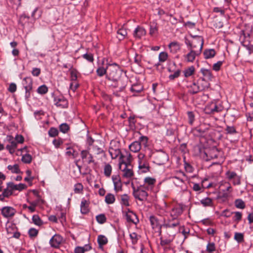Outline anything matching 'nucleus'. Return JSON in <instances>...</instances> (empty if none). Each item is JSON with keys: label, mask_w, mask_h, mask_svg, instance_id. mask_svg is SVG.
I'll return each instance as SVG.
<instances>
[{"label": "nucleus", "mask_w": 253, "mask_h": 253, "mask_svg": "<svg viewBox=\"0 0 253 253\" xmlns=\"http://www.w3.org/2000/svg\"><path fill=\"white\" fill-rule=\"evenodd\" d=\"M107 79L110 81H117L121 79L122 70L116 63L108 64L107 66Z\"/></svg>", "instance_id": "nucleus-1"}, {"label": "nucleus", "mask_w": 253, "mask_h": 253, "mask_svg": "<svg viewBox=\"0 0 253 253\" xmlns=\"http://www.w3.org/2000/svg\"><path fill=\"white\" fill-rule=\"evenodd\" d=\"M204 42L203 37L199 36H192L191 41L187 39L185 40V43L189 48L200 50L201 52H202Z\"/></svg>", "instance_id": "nucleus-2"}, {"label": "nucleus", "mask_w": 253, "mask_h": 253, "mask_svg": "<svg viewBox=\"0 0 253 253\" xmlns=\"http://www.w3.org/2000/svg\"><path fill=\"white\" fill-rule=\"evenodd\" d=\"M123 165L125 166V167L122 169L123 171V176L124 177L127 178H130L133 176V172L131 169V166L130 165V155L126 158V160L125 161L123 160L120 162V169H122Z\"/></svg>", "instance_id": "nucleus-3"}, {"label": "nucleus", "mask_w": 253, "mask_h": 253, "mask_svg": "<svg viewBox=\"0 0 253 253\" xmlns=\"http://www.w3.org/2000/svg\"><path fill=\"white\" fill-rule=\"evenodd\" d=\"M146 189H147L145 185H140L137 188L133 187V195L134 197L140 201H146L148 196Z\"/></svg>", "instance_id": "nucleus-4"}, {"label": "nucleus", "mask_w": 253, "mask_h": 253, "mask_svg": "<svg viewBox=\"0 0 253 253\" xmlns=\"http://www.w3.org/2000/svg\"><path fill=\"white\" fill-rule=\"evenodd\" d=\"M22 84L26 91L25 97L28 98L30 96V91L33 88L32 79L30 77H26L23 80Z\"/></svg>", "instance_id": "nucleus-5"}, {"label": "nucleus", "mask_w": 253, "mask_h": 253, "mask_svg": "<svg viewBox=\"0 0 253 253\" xmlns=\"http://www.w3.org/2000/svg\"><path fill=\"white\" fill-rule=\"evenodd\" d=\"M54 104L60 108H67L68 107V100L63 96H55L54 97Z\"/></svg>", "instance_id": "nucleus-6"}, {"label": "nucleus", "mask_w": 253, "mask_h": 253, "mask_svg": "<svg viewBox=\"0 0 253 253\" xmlns=\"http://www.w3.org/2000/svg\"><path fill=\"white\" fill-rule=\"evenodd\" d=\"M189 52L183 56L184 59L188 62H193L195 60L196 57L199 56L201 52L200 50H194L188 48Z\"/></svg>", "instance_id": "nucleus-7"}, {"label": "nucleus", "mask_w": 253, "mask_h": 253, "mask_svg": "<svg viewBox=\"0 0 253 253\" xmlns=\"http://www.w3.org/2000/svg\"><path fill=\"white\" fill-rule=\"evenodd\" d=\"M63 242L62 237L59 234H55L50 240V246L54 248H58Z\"/></svg>", "instance_id": "nucleus-8"}, {"label": "nucleus", "mask_w": 253, "mask_h": 253, "mask_svg": "<svg viewBox=\"0 0 253 253\" xmlns=\"http://www.w3.org/2000/svg\"><path fill=\"white\" fill-rule=\"evenodd\" d=\"M1 214L5 218L13 217L15 213L16 210L11 207H4L1 210Z\"/></svg>", "instance_id": "nucleus-9"}, {"label": "nucleus", "mask_w": 253, "mask_h": 253, "mask_svg": "<svg viewBox=\"0 0 253 253\" xmlns=\"http://www.w3.org/2000/svg\"><path fill=\"white\" fill-rule=\"evenodd\" d=\"M112 81L113 83L111 85L114 88H118L119 91H122L126 85V82L122 79Z\"/></svg>", "instance_id": "nucleus-10"}, {"label": "nucleus", "mask_w": 253, "mask_h": 253, "mask_svg": "<svg viewBox=\"0 0 253 253\" xmlns=\"http://www.w3.org/2000/svg\"><path fill=\"white\" fill-rule=\"evenodd\" d=\"M126 216L127 221L129 222L136 224L139 222V219L136 214L129 210L126 212Z\"/></svg>", "instance_id": "nucleus-11"}, {"label": "nucleus", "mask_w": 253, "mask_h": 253, "mask_svg": "<svg viewBox=\"0 0 253 253\" xmlns=\"http://www.w3.org/2000/svg\"><path fill=\"white\" fill-rule=\"evenodd\" d=\"M183 211L182 206L178 205L174 207L171 211L170 215L172 219H177Z\"/></svg>", "instance_id": "nucleus-12"}, {"label": "nucleus", "mask_w": 253, "mask_h": 253, "mask_svg": "<svg viewBox=\"0 0 253 253\" xmlns=\"http://www.w3.org/2000/svg\"><path fill=\"white\" fill-rule=\"evenodd\" d=\"M146 34V30L142 27L137 26L134 30L133 35L135 39H141Z\"/></svg>", "instance_id": "nucleus-13"}, {"label": "nucleus", "mask_w": 253, "mask_h": 253, "mask_svg": "<svg viewBox=\"0 0 253 253\" xmlns=\"http://www.w3.org/2000/svg\"><path fill=\"white\" fill-rule=\"evenodd\" d=\"M200 73L202 74L205 79L208 81H211L213 78L211 70L202 68L200 69Z\"/></svg>", "instance_id": "nucleus-14"}, {"label": "nucleus", "mask_w": 253, "mask_h": 253, "mask_svg": "<svg viewBox=\"0 0 253 253\" xmlns=\"http://www.w3.org/2000/svg\"><path fill=\"white\" fill-rule=\"evenodd\" d=\"M209 81L203 78H200L198 81V84L200 86L201 91L208 88L210 87Z\"/></svg>", "instance_id": "nucleus-15"}, {"label": "nucleus", "mask_w": 253, "mask_h": 253, "mask_svg": "<svg viewBox=\"0 0 253 253\" xmlns=\"http://www.w3.org/2000/svg\"><path fill=\"white\" fill-rule=\"evenodd\" d=\"M8 187L12 189L13 190H19L21 191L26 188V185L23 183H20L19 184H15L13 182L8 183Z\"/></svg>", "instance_id": "nucleus-16"}, {"label": "nucleus", "mask_w": 253, "mask_h": 253, "mask_svg": "<svg viewBox=\"0 0 253 253\" xmlns=\"http://www.w3.org/2000/svg\"><path fill=\"white\" fill-rule=\"evenodd\" d=\"M156 160L159 165H163L168 161V156L165 153H161L156 156Z\"/></svg>", "instance_id": "nucleus-17"}, {"label": "nucleus", "mask_w": 253, "mask_h": 253, "mask_svg": "<svg viewBox=\"0 0 253 253\" xmlns=\"http://www.w3.org/2000/svg\"><path fill=\"white\" fill-rule=\"evenodd\" d=\"M89 203L85 199H83L81 204V212L82 214H85L89 211Z\"/></svg>", "instance_id": "nucleus-18"}, {"label": "nucleus", "mask_w": 253, "mask_h": 253, "mask_svg": "<svg viewBox=\"0 0 253 253\" xmlns=\"http://www.w3.org/2000/svg\"><path fill=\"white\" fill-rule=\"evenodd\" d=\"M144 181L145 183L144 185L145 186L147 189H148L149 188H152L156 181L155 178L150 177H146L144 178Z\"/></svg>", "instance_id": "nucleus-19"}, {"label": "nucleus", "mask_w": 253, "mask_h": 253, "mask_svg": "<svg viewBox=\"0 0 253 253\" xmlns=\"http://www.w3.org/2000/svg\"><path fill=\"white\" fill-rule=\"evenodd\" d=\"M158 25L156 22L153 21L150 24L149 34L153 36L158 33Z\"/></svg>", "instance_id": "nucleus-20"}, {"label": "nucleus", "mask_w": 253, "mask_h": 253, "mask_svg": "<svg viewBox=\"0 0 253 253\" xmlns=\"http://www.w3.org/2000/svg\"><path fill=\"white\" fill-rule=\"evenodd\" d=\"M141 146L139 142L137 141L132 142L129 146V148L131 152L136 153L139 151L141 149Z\"/></svg>", "instance_id": "nucleus-21"}, {"label": "nucleus", "mask_w": 253, "mask_h": 253, "mask_svg": "<svg viewBox=\"0 0 253 253\" xmlns=\"http://www.w3.org/2000/svg\"><path fill=\"white\" fill-rule=\"evenodd\" d=\"M216 54V52L213 49H207L204 51L203 54L204 58L209 59L213 58Z\"/></svg>", "instance_id": "nucleus-22"}, {"label": "nucleus", "mask_w": 253, "mask_h": 253, "mask_svg": "<svg viewBox=\"0 0 253 253\" xmlns=\"http://www.w3.org/2000/svg\"><path fill=\"white\" fill-rule=\"evenodd\" d=\"M188 87H189V92L191 94H196L201 91L198 84H196L195 82L190 86H188Z\"/></svg>", "instance_id": "nucleus-23"}, {"label": "nucleus", "mask_w": 253, "mask_h": 253, "mask_svg": "<svg viewBox=\"0 0 253 253\" xmlns=\"http://www.w3.org/2000/svg\"><path fill=\"white\" fill-rule=\"evenodd\" d=\"M171 52L175 53L180 49V45L177 42H172L169 45Z\"/></svg>", "instance_id": "nucleus-24"}, {"label": "nucleus", "mask_w": 253, "mask_h": 253, "mask_svg": "<svg viewBox=\"0 0 253 253\" xmlns=\"http://www.w3.org/2000/svg\"><path fill=\"white\" fill-rule=\"evenodd\" d=\"M17 143L13 139L11 140L9 144L7 145L6 148L9 151L10 154H13L15 152V149L17 148Z\"/></svg>", "instance_id": "nucleus-25"}, {"label": "nucleus", "mask_w": 253, "mask_h": 253, "mask_svg": "<svg viewBox=\"0 0 253 253\" xmlns=\"http://www.w3.org/2000/svg\"><path fill=\"white\" fill-rule=\"evenodd\" d=\"M216 101H213L208 104L205 108V112L207 114H213V110Z\"/></svg>", "instance_id": "nucleus-26"}, {"label": "nucleus", "mask_w": 253, "mask_h": 253, "mask_svg": "<svg viewBox=\"0 0 253 253\" xmlns=\"http://www.w3.org/2000/svg\"><path fill=\"white\" fill-rule=\"evenodd\" d=\"M168 58V54L166 52H161L159 55V62L155 64V66L158 67L160 65L161 62H164Z\"/></svg>", "instance_id": "nucleus-27"}, {"label": "nucleus", "mask_w": 253, "mask_h": 253, "mask_svg": "<svg viewBox=\"0 0 253 253\" xmlns=\"http://www.w3.org/2000/svg\"><path fill=\"white\" fill-rule=\"evenodd\" d=\"M200 203L204 207H212L213 206L212 200L209 197L204 198L200 200Z\"/></svg>", "instance_id": "nucleus-28"}, {"label": "nucleus", "mask_w": 253, "mask_h": 253, "mask_svg": "<svg viewBox=\"0 0 253 253\" xmlns=\"http://www.w3.org/2000/svg\"><path fill=\"white\" fill-rule=\"evenodd\" d=\"M109 152L113 159H116L121 154V151L120 149H114L113 148H109Z\"/></svg>", "instance_id": "nucleus-29"}, {"label": "nucleus", "mask_w": 253, "mask_h": 253, "mask_svg": "<svg viewBox=\"0 0 253 253\" xmlns=\"http://www.w3.org/2000/svg\"><path fill=\"white\" fill-rule=\"evenodd\" d=\"M120 203L126 207L129 206V197L127 195L124 194L121 196Z\"/></svg>", "instance_id": "nucleus-30"}, {"label": "nucleus", "mask_w": 253, "mask_h": 253, "mask_svg": "<svg viewBox=\"0 0 253 253\" xmlns=\"http://www.w3.org/2000/svg\"><path fill=\"white\" fill-rule=\"evenodd\" d=\"M118 36L117 38L120 41L123 40L127 35V32L126 29L121 28L117 31Z\"/></svg>", "instance_id": "nucleus-31"}, {"label": "nucleus", "mask_w": 253, "mask_h": 253, "mask_svg": "<svg viewBox=\"0 0 253 253\" xmlns=\"http://www.w3.org/2000/svg\"><path fill=\"white\" fill-rule=\"evenodd\" d=\"M97 242L99 246H103L108 243V239L105 236L100 235L97 237Z\"/></svg>", "instance_id": "nucleus-32"}, {"label": "nucleus", "mask_w": 253, "mask_h": 253, "mask_svg": "<svg viewBox=\"0 0 253 253\" xmlns=\"http://www.w3.org/2000/svg\"><path fill=\"white\" fill-rule=\"evenodd\" d=\"M195 72V67L193 66L189 67L184 71V76L186 78L192 76Z\"/></svg>", "instance_id": "nucleus-33"}, {"label": "nucleus", "mask_w": 253, "mask_h": 253, "mask_svg": "<svg viewBox=\"0 0 253 253\" xmlns=\"http://www.w3.org/2000/svg\"><path fill=\"white\" fill-rule=\"evenodd\" d=\"M105 201L108 204H113L115 201V197L112 194L108 193L105 197Z\"/></svg>", "instance_id": "nucleus-34"}, {"label": "nucleus", "mask_w": 253, "mask_h": 253, "mask_svg": "<svg viewBox=\"0 0 253 253\" xmlns=\"http://www.w3.org/2000/svg\"><path fill=\"white\" fill-rule=\"evenodd\" d=\"M174 222H172L169 220L168 223L165 224V226L167 228H174L178 226L179 224V222L177 219H172Z\"/></svg>", "instance_id": "nucleus-35"}, {"label": "nucleus", "mask_w": 253, "mask_h": 253, "mask_svg": "<svg viewBox=\"0 0 253 253\" xmlns=\"http://www.w3.org/2000/svg\"><path fill=\"white\" fill-rule=\"evenodd\" d=\"M139 168L140 169H145L147 170H149V164L146 160H141L138 161Z\"/></svg>", "instance_id": "nucleus-36"}, {"label": "nucleus", "mask_w": 253, "mask_h": 253, "mask_svg": "<svg viewBox=\"0 0 253 253\" xmlns=\"http://www.w3.org/2000/svg\"><path fill=\"white\" fill-rule=\"evenodd\" d=\"M112 167L109 164H106L104 169V173L106 177H110L112 173Z\"/></svg>", "instance_id": "nucleus-37"}, {"label": "nucleus", "mask_w": 253, "mask_h": 253, "mask_svg": "<svg viewBox=\"0 0 253 253\" xmlns=\"http://www.w3.org/2000/svg\"><path fill=\"white\" fill-rule=\"evenodd\" d=\"M223 107L220 102L218 101H216L213 110V114H215V113L220 112L223 110Z\"/></svg>", "instance_id": "nucleus-38"}, {"label": "nucleus", "mask_w": 253, "mask_h": 253, "mask_svg": "<svg viewBox=\"0 0 253 253\" xmlns=\"http://www.w3.org/2000/svg\"><path fill=\"white\" fill-rule=\"evenodd\" d=\"M235 206L237 208L244 209L245 208V202L240 199H236L235 201Z\"/></svg>", "instance_id": "nucleus-39"}, {"label": "nucleus", "mask_w": 253, "mask_h": 253, "mask_svg": "<svg viewBox=\"0 0 253 253\" xmlns=\"http://www.w3.org/2000/svg\"><path fill=\"white\" fill-rule=\"evenodd\" d=\"M149 220L153 228H155L159 226V221L155 216H151Z\"/></svg>", "instance_id": "nucleus-40"}, {"label": "nucleus", "mask_w": 253, "mask_h": 253, "mask_svg": "<svg viewBox=\"0 0 253 253\" xmlns=\"http://www.w3.org/2000/svg\"><path fill=\"white\" fill-rule=\"evenodd\" d=\"M7 169L11 171L12 173H19L20 172L19 166L15 164L13 166L8 165Z\"/></svg>", "instance_id": "nucleus-41"}, {"label": "nucleus", "mask_w": 253, "mask_h": 253, "mask_svg": "<svg viewBox=\"0 0 253 253\" xmlns=\"http://www.w3.org/2000/svg\"><path fill=\"white\" fill-rule=\"evenodd\" d=\"M107 67L105 68L103 67H99L96 70L97 75L99 77H102L104 75H107Z\"/></svg>", "instance_id": "nucleus-42"}, {"label": "nucleus", "mask_w": 253, "mask_h": 253, "mask_svg": "<svg viewBox=\"0 0 253 253\" xmlns=\"http://www.w3.org/2000/svg\"><path fill=\"white\" fill-rule=\"evenodd\" d=\"M143 90V86L141 84H133L130 89L132 92H140Z\"/></svg>", "instance_id": "nucleus-43"}, {"label": "nucleus", "mask_w": 253, "mask_h": 253, "mask_svg": "<svg viewBox=\"0 0 253 253\" xmlns=\"http://www.w3.org/2000/svg\"><path fill=\"white\" fill-rule=\"evenodd\" d=\"M32 160V157L29 154H26L23 155L22 157V161L26 164H30Z\"/></svg>", "instance_id": "nucleus-44"}, {"label": "nucleus", "mask_w": 253, "mask_h": 253, "mask_svg": "<svg viewBox=\"0 0 253 253\" xmlns=\"http://www.w3.org/2000/svg\"><path fill=\"white\" fill-rule=\"evenodd\" d=\"M12 190L9 187H8V183L7 184V187L6 188L4 189L3 193H2V196L3 197H6L8 198L9 196L11 195L12 194Z\"/></svg>", "instance_id": "nucleus-45"}, {"label": "nucleus", "mask_w": 253, "mask_h": 253, "mask_svg": "<svg viewBox=\"0 0 253 253\" xmlns=\"http://www.w3.org/2000/svg\"><path fill=\"white\" fill-rule=\"evenodd\" d=\"M97 221L100 224H103L106 221V217L104 214H100L96 216Z\"/></svg>", "instance_id": "nucleus-46"}, {"label": "nucleus", "mask_w": 253, "mask_h": 253, "mask_svg": "<svg viewBox=\"0 0 253 253\" xmlns=\"http://www.w3.org/2000/svg\"><path fill=\"white\" fill-rule=\"evenodd\" d=\"M39 231L37 229L31 228H30L28 231V234L29 235V237L31 238H35L37 236L38 234Z\"/></svg>", "instance_id": "nucleus-47"}, {"label": "nucleus", "mask_w": 253, "mask_h": 253, "mask_svg": "<svg viewBox=\"0 0 253 253\" xmlns=\"http://www.w3.org/2000/svg\"><path fill=\"white\" fill-rule=\"evenodd\" d=\"M148 139L147 137L145 136H142L139 137V138L137 141H138L139 142V144H140L141 146L142 145H143L144 147H146L147 144L148 142Z\"/></svg>", "instance_id": "nucleus-48"}, {"label": "nucleus", "mask_w": 253, "mask_h": 253, "mask_svg": "<svg viewBox=\"0 0 253 253\" xmlns=\"http://www.w3.org/2000/svg\"><path fill=\"white\" fill-rule=\"evenodd\" d=\"M47 91L48 88L45 85H42L40 86L37 89V92L41 94H44Z\"/></svg>", "instance_id": "nucleus-49"}, {"label": "nucleus", "mask_w": 253, "mask_h": 253, "mask_svg": "<svg viewBox=\"0 0 253 253\" xmlns=\"http://www.w3.org/2000/svg\"><path fill=\"white\" fill-rule=\"evenodd\" d=\"M225 175L228 180H233L237 175V174L234 171L228 170L226 172Z\"/></svg>", "instance_id": "nucleus-50"}, {"label": "nucleus", "mask_w": 253, "mask_h": 253, "mask_svg": "<svg viewBox=\"0 0 253 253\" xmlns=\"http://www.w3.org/2000/svg\"><path fill=\"white\" fill-rule=\"evenodd\" d=\"M172 181L173 183L177 186H181V185L183 183L184 181L182 179L180 178L174 176L172 178Z\"/></svg>", "instance_id": "nucleus-51"}, {"label": "nucleus", "mask_w": 253, "mask_h": 253, "mask_svg": "<svg viewBox=\"0 0 253 253\" xmlns=\"http://www.w3.org/2000/svg\"><path fill=\"white\" fill-rule=\"evenodd\" d=\"M83 190V186L80 183H78L75 185L74 186V192L75 193L79 194L82 193Z\"/></svg>", "instance_id": "nucleus-52"}, {"label": "nucleus", "mask_w": 253, "mask_h": 253, "mask_svg": "<svg viewBox=\"0 0 253 253\" xmlns=\"http://www.w3.org/2000/svg\"><path fill=\"white\" fill-rule=\"evenodd\" d=\"M234 239L238 243H241L244 241V235L241 233H235L234 235Z\"/></svg>", "instance_id": "nucleus-53"}, {"label": "nucleus", "mask_w": 253, "mask_h": 253, "mask_svg": "<svg viewBox=\"0 0 253 253\" xmlns=\"http://www.w3.org/2000/svg\"><path fill=\"white\" fill-rule=\"evenodd\" d=\"M78 72L76 69H73L71 72V80L72 82H76L78 78Z\"/></svg>", "instance_id": "nucleus-54"}, {"label": "nucleus", "mask_w": 253, "mask_h": 253, "mask_svg": "<svg viewBox=\"0 0 253 253\" xmlns=\"http://www.w3.org/2000/svg\"><path fill=\"white\" fill-rule=\"evenodd\" d=\"M60 130L64 133H66L69 129V126L66 123H63L59 126Z\"/></svg>", "instance_id": "nucleus-55"}, {"label": "nucleus", "mask_w": 253, "mask_h": 253, "mask_svg": "<svg viewBox=\"0 0 253 253\" xmlns=\"http://www.w3.org/2000/svg\"><path fill=\"white\" fill-rule=\"evenodd\" d=\"M129 236L131 240L132 244L133 245L136 244L138 240L137 234L135 232H133L130 234Z\"/></svg>", "instance_id": "nucleus-56"}, {"label": "nucleus", "mask_w": 253, "mask_h": 253, "mask_svg": "<svg viewBox=\"0 0 253 253\" xmlns=\"http://www.w3.org/2000/svg\"><path fill=\"white\" fill-rule=\"evenodd\" d=\"M92 148L93 152L96 155L100 154L104 152L101 148L99 147L97 145L95 144L93 145Z\"/></svg>", "instance_id": "nucleus-57"}, {"label": "nucleus", "mask_w": 253, "mask_h": 253, "mask_svg": "<svg viewBox=\"0 0 253 253\" xmlns=\"http://www.w3.org/2000/svg\"><path fill=\"white\" fill-rule=\"evenodd\" d=\"M48 134L51 137H55L58 134V130L54 127H51L48 130Z\"/></svg>", "instance_id": "nucleus-58"}, {"label": "nucleus", "mask_w": 253, "mask_h": 253, "mask_svg": "<svg viewBox=\"0 0 253 253\" xmlns=\"http://www.w3.org/2000/svg\"><path fill=\"white\" fill-rule=\"evenodd\" d=\"M32 220L36 225H41L42 224V221L38 215H34L32 217Z\"/></svg>", "instance_id": "nucleus-59"}, {"label": "nucleus", "mask_w": 253, "mask_h": 253, "mask_svg": "<svg viewBox=\"0 0 253 253\" xmlns=\"http://www.w3.org/2000/svg\"><path fill=\"white\" fill-rule=\"evenodd\" d=\"M233 214H235V216L233 217V220L235 221L238 222L242 219V214L241 212H239V211L233 212Z\"/></svg>", "instance_id": "nucleus-60"}, {"label": "nucleus", "mask_w": 253, "mask_h": 253, "mask_svg": "<svg viewBox=\"0 0 253 253\" xmlns=\"http://www.w3.org/2000/svg\"><path fill=\"white\" fill-rule=\"evenodd\" d=\"M52 143L55 148H58L63 144V141L61 138H58V139H54Z\"/></svg>", "instance_id": "nucleus-61"}, {"label": "nucleus", "mask_w": 253, "mask_h": 253, "mask_svg": "<svg viewBox=\"0 0 253 253\" xmlns=\"http://www.w3.org/2000/svg\"><path fill=\"white\" fill-rule=\"evenodd\" d=\"M218 152L217 149L216 148H214L211 150L209 153V155H210V157L212 159L217 158L218 157Z\"/></svg>", "instance_id": "nucleus-62"}, {"label": "nucleus", "mask_w": 253, "mask_h": 253, "mask_svg": "<svg viewBox=\"0 0 253 253\" xmlns=\"http://www.w3.org/2000/svg\"><path fill=\"white\" fill-rule=\"evenodd\" d=\"M83 57L90 62L94 61L93 55L91 53H85L83 55Z\"/></svg>", "instance_id": "nucleus-63"}, {"label": "nucleus", "mask_w": 253, "mask_h": 253, "mask_svg": "<svg viewBox=\"0 0 253 253\" xmlns=\"http://www.w3.org/2000/svg\"><path fill=\"white\" fill-rule=\"evenodd\" d=\"M181 71L180 70H177L173 74L169 76V78L170 80H174L175 78H177L180 75Z\"/></svg>", "instance_id": "nucleus-64"}]
</instances>
